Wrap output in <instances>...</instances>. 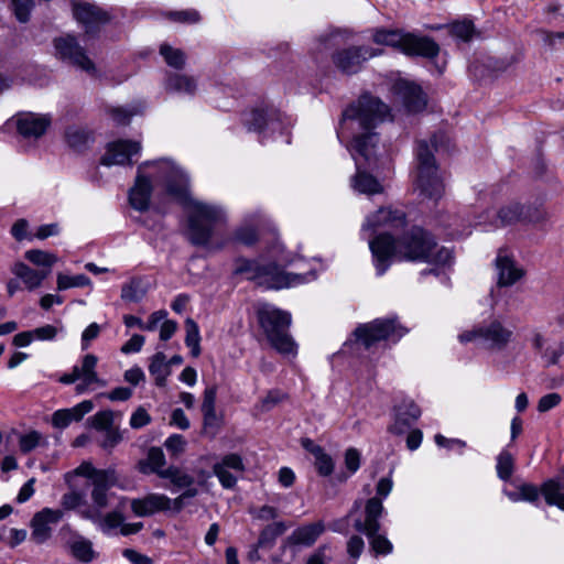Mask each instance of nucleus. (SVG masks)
I'll use <instances>...</instances> for the list:
<instances>
[{"mask_svg": "<svg viewBox=\"0 0 564 564\" xmlns=\"http://www.w3.org/2000/svg\"><path fill=\"white\" fill-rule=\"evenodd\" d=\"M145 167H153L152 176L165 182L166 195L184 205L189 214V238L193 243L205 245L212 236V226L223 223L226 218L224 210L217 206L195 200L188 192V178L185 173L169 160L145 162L138 169L134 186L129 192L131 206L144 212L150 206L152 193L151 181L144 175Z\"/></svg>", "mask_w": 564, "mask_h": 564, "instance_id": "nucleus-1", "label": "nucleus"}, {"mask_svg": "<svg viewBox=\"0 0 564 564\" xmlns=\"http://www.w3.org/2000/svg\"><path fill=\"white\" fill-rule=\"evenodd\" d=\"M389 116V108L379 99L371 96H362L356 104L347 108L343 115L344 120H350L357 129L365 133L357 135L352 141L355 150L354 160L357 165V174L352 180V187L362 194L382 193V185L370 174L360 172L361 160L370 163L376 159L377 135L369 132L371 128L382 122Z\"/></svg>", "mask_w": 564, "mask_h": 564, "instance_id": "nucleus-2", "label": "nucleus"}, {"mask_svg": "<svg viewBox=\"0 0 564 564\" xmlns=\"http://www.w3.org/2000/svg\"><path fill=\"white\" fill-rule=\"evenodd\" d=\"M376 268L383 274L392 259L423 261L444 267L453 261V253L445 247H438L433 237L422 228H413L395 241L388 234H381L369 241Z\"/></svg>", "mask_w": 564, "mask_h": 564, "instance_id": "nucleus-3", "label": "nucleus"}, {"mask_svg": "<svg viewBox=\"0 0 564 564\" xmlns=\"http://www.w3.org/2000/svg\"><path fill=\"white\" fill-rule=\"evenodd\" d=\"M258 321L272 349L284 358H295L299 346L290 334L292 317L289 312L269 304L258 310Z\"/></svg>", "mask_w": 564, "mask_h": 564, "instance_id": "nucleus-4", "label": "nucleus"}, {"mask_svg": "<svg viewBox=\"0 0 564 564\" xmlns=\"http://www.w3.org/2000/svg\"><path fill=\"white\" fill-rule=\"evenodd\" d=\"M417 161L416 189L427 198H438L444 191V186L433 153L426 142H420L419 144Z\"/></svg>", "mask_w": 564, "mask_h": 564, "instance_id": "nucleus-5", "label": "nucleus"}, {"mask_svg": "<svg viewBox=\"0 0 564 564\" xmlns=\"http://www.w3.org/2000/svg\"><path fill=\"white\" fill-rule=\"evenodd\" d=\"M247 272L259 286L272 290L293 288L307 281L306 275L285 272L275 263L251 264Z\"/></svg>", "mask_w": 564, "mask_h": 564, "instance_id": "nucleus-6", "label": "nucleus"}, {"mask_svg": "<svg viewBox=\"0 0 564 564\" xmlns=\"http://www.w3.org/2000/svg\"><path fill=\"white\" fill-rule=\"evenodd\" d=\"M405 333L406 329L394 319H375L357 327L354 334L359 343L369 348L380 340L399 339Z\"/></svg>", "mask_w": 564, "mask_h": 564, "instance_id": "nucleus-7", "label": "nucleus"}, {"mask_svg": "<svg viewBox=\"0 0 564 564\" xmlns=\"http://www.w3.org/2000/svg\"><path fill=\"white\" fill-rule=\"evenodd\" d=\"M13 278L6 284L7 293L10 297L14 296L20 290L33 292L40 289L48 276L47 270H36L31 268L24 261H14L10 268Z\"/></svg>", "mask_w": 564, "mask_h": 564, "instance_id": "nucleus-8", "label": "nucleus"}, {"mask_svg": "<svg viewBox=\"0 0 564 564\" xmlns=\"http://www.w3.org/2000/svg\"><path fill=\"white\" fill-rule=\"evenodd\" d=\"M130 507L137 517H151L158 512L181 511V500H172L164 494L150 492L130 501Z\"/></svg>", "mask_w": 564, "mask_h": 564, "instance_id": "nucleus-9", "label": "nucleus"}, {"mask_svg": "<svg viewBox=\"0 0 564 564\" xmlns=\"http://www.w3.org/2000/svg\"><path fill=\"white\" fill-rule=\"evenodd\" d=\"M494 267L497 286L499 288H510L521 281L527 274L525 269L506 250H499Z\"/></svg>", "mask_w": 564, "mask_h": 564, "instance_id": "nucleus-10", "label": "nucleus"}, {"mask_svg": "<svg viewBox=\"0 0 564 564\" xmlns=\"http://www.w3.org/2000/svg\"><path fill=\"white\" fill-rule=\"evenodd\" d=\"M97 365L98 357L94 354H87L83 357L80 365L75 366L78 373V384L75 390L78 394L107 387V380L97 372Z\"/></svg>", "mask_w": 564, "mask_h": 564, "instance_id": "nucleus-11", "label": "nucleus"}, {"mask_svg": "<svg viewBox=\"0 0 564 564\" xmlns=\"http://www.w3.org/2000/svg\"><path fill=\"white\" fill-rule=\"evenodd\" d=\"M55 48L62 59H67L73 65L87 73L93 74L96 72L93 61L86 55L85 51L73 36L68 35L56 40Z\"/></svg>", "mask_w": 564, "mask_h": 564, "instance_id": "nucleus-12", "label": "nucleus"}, {"mask_svg": "<svg viewBox=\"0 0 564 564\" xmlns=\"http://www.w3.org/2000/svg\"><path fill=\"white\" fill-rule=\"evenodd\" d=\"M405 223V214L402 210L382 207L367 218L362 228L371 232L380 229L398 230L403 228Z\"/></svg>", "mask_w": 564, "mask_h": 564, "instance_id": "nucleus-13", "label": "nucleus"}, {"mask_svg": "<svg viewBox=\"0 0 564 564\" xmlns=\"http://www.w3.org/2000/svg\"><path fill=\"white\" fill-rule=\"evenodd\" d=\"M141 151V143L131 140H118L107 144L101 163L107 166L129 164L133 155Z\"/></svg>", "mask_w": 564, "mask_h": 564, "instance_id": "nucleus-14", "label": "nucleus"}, {"mask_svg": "<svg viewBox=\"0 0 564 564\" xmlns=\"http://www.w3.org/2000/svg\"><path fill=\"white\" fill-rule=\"evenodd\" d=\"M52 123L48 115L22 112L15 118L18 132L25 139H39L45 134Z\"/></svg>", "mask_w": 564, "mask_h": 564, "instance_id": "nucleus-15", "label": "nucleus"}, {"mask_svg": "<svg viewBox=\"0 0 564 564\" xmlns=\"http://www.w3.org/2000/svg\"><path fill=\"white\" fill-rule=\"evenodd\" d=\"M62 509L44 508L36 512L31 520V538L36 543L46 542L52 535L51 524H56L63 518Z\"/></svg>", "mask_w": 564, "mask_h": 564, "instance_id": "nucleus-16", "label": "nucleus"}, {"mask_svg": "<svg viewBox=\"0 0 564 564\" xmlns=\"http://www.w3.org/2000/svg\"><path fill=\"white\" fill-rule=\"evenodd\" d=\"M90 521L106 534H110L115 530L119 529L122 535H130L138 533L143 527L141 522L126 523L124 516L120 510L100 513V518H98V520Z\"/></svg>", "mask_w": 564, "mask_h": 564, "instance_id": "nucleus-17", "label": "nucleus"}, {"mask_svg": "<svg viewBox=\"0 0 564 564\" xmlns=\"http://www.w3.org/2000/svg\"><path fill=\"white\" fill-rule=\"evenodd\" d=\"M383 512V505L381 499L373 497L367 500L365 505V519L355 521V529L365 533L367 536H372L378 533L380 529L379 518Z\"/></svg>", "mask_w": 564, "mask_h": 564, "instance_id": "nucleus-18", "label": "nucleus"}, {"mask_svg": "<svg viewBox=\"0 0 564 564\" xmlns=\"http://www.w3.org/2000/svg\"><path fill=\"white\" fill-rule=\"evenodd\" d=\"M376 53L370 50L354 47L338 52L334 57V63L338 69L344 73L352 74L361 68V65Z\"/></svg>", "mask_w": 564, "mask_h": 564, "instance_id": "nucleus-19", "label": "nucleus"}, {"mask_svg": "<svg viewBox=\"0 0 564 564\" xmlns=\"http://www.w3.org/2000/svg\"><path fill=\"white\" fill-rule=\"evenodd\" d=\"M94 410V403L90 400H84L78 404L55 411L52 414V425L55 429L63 430L69 426L73 422H79L83 417Z\"/></svg>", "mask_w": 564, "mask_h": 564, "instance_id": "nucleus-20", "label": "nucleus"}, {"mask_svg": "<svg viewBox=\"0 0 564 564\" xmlns=\"http://www.w3.org/2000/svg\"><path fill=\"white\" fill-rule=\"evenodd\" d=\"M73 11L75 19L86 28L87 33L109 20V15L105 11L87 2L74 3Z\"/></svg>", "mask_w": 564, "mask_h": 564, "instance_id": "nucleus-21", "label": "nucleus"}, {"mask_svg": "<svg viewBox=\"0 0 564 564\" xmlns=\"http://www.w3.org/2000/svg\"><path fill=\"white\" fill-rule=\"evenodd\" d=\"M229 469L236 473L245 470L242 458L239 455H226L219 463L214 465V474L225 488H232L237 482V477Z\"/></svg>", "mask_w": 564, "mask_h": 564, "instance_id": "nucleus-22", "label": "nucleus"}, {"mask_svg": "<svg viewBox=\"0 0 564 564\" xmlns=\"http://www.w3.org/2000/svg\"><path fill=\"white\" fill-rule=\"evenodd\" d=\"M402 52L406 55L435 57L440 53V46L431 37L417 36L405 33Z\"/></svg>", "mask_w": 564, "mask_h": 564, "instance_id": "nucleus-23", "label": "nucleus"}, {"mask_svg": "<svg viewBox=\"0 0 564 564\" xmlns=\"http://www.w3.org/2000/svg\"><path fill=\"white\" fill-rule=\"evenodd\" d=\"M512 330L500 322H492L484 327V341L491 349H505L512 340Z\"/></svg>", "mask_w": 564, "mask_h": 564, "instance_id": "nucleus-24", "label": "nucleus"}, {"mask_svg": "<svg viewBox=\"0 0 564 564\" xmlns=\"http://www.w3.org/2000/svg\"><path fill=\"white\" fill-rule=\"evenodd\" d=\"M90 505L82 508L79 514L85 520H98L100 513L109 506L108 490L101 486H94L90 491Z\"/></svg>", "mask_w": 564, "mask_h": 564, "instance_id": "nucleus-25", "label": "nucleus"}, {"mask_svg": "<svg viewBox=\"0 0 564 564\" xmlns=\"http://www.w3.org/2000/svg\"><path fill=\"white\" fill-rule=\"evenodd\" d=\"M421 415V410L413 402H404L398 408L395 422L390 426V432L395 435H402L410 424L416 421Z\"/></svg>", "mask_w": 564, "mask_h": 564, "instance_id": "nucleus-26", "label": "nucleus"}, {"mask_svg": "<svg viewBox=\"0 0 564 564\" xmlns=\"http://www.w3.org/2000/svg\"><path fill=\"white\" fill-rule=\"evenodd\" d=\"M166 466L165 455L160 447H151L144 459L138 463V469L144 475L155 474L160 475Z\"/></svg>", "mask_w": 564, "mask_h": 564, "instance_id": "nucleus-27", "label": "nucleus"}, {"mask_svg": "<svg viewBox=\"0 0 564 564\" xmlns=\"http://www.w3.org/2000/svg\"><path fill=\"white\" fill-rule=\"evenodd\" d=\"M67 547L74 558L83 563H90L97 557L93 542L82 535H76L67 543Z\"/></svg>", "mask_w": 564, "mask_h": 564, "instance_id": "nucleus-28", "label": "nucleus"}, {"mask_svg": "<svg viewBox=\"0 0 564 564\" xmlns=\"http://www.w3.org/2000/svg\"><path fill=\"white\" fill-rule=\"evenodd\" d=\"M323 531L324 525L319 522L307 524L293 531L290 541L292 544L308 546L317 540Z\"/></svg>", "mask_w": 564, "mask_h": 564, "instance_id": "nucleus-29", "label": "nucleus"}, {"mask_svg": "<svg viewBox=\"0 0 564 564\" xmlns=\"http://www.w3.org/2000/svg\"><path fill=\"white\" fill-rule=\"evenodd\" d=\"M24 259L32 263L37 270H47L51 274L53 265L58 261L55 253L41 249H31L24 252Z\"/></svg>", "mask_w": 564, "mask_h": 564, "instance_id": "nucleus-30", "label": "nucleus"}, {"mask_svg": "<svg viewBox=\"0 0 564 564\" xmlns=\"http://www.w3.org/2000/svg\"><path fill=\"white\" fill-rule=\"evenodd\" d=\"M541 491L549 505L564 510V481L550 479L543 484Z\"/></svg>", "mask_w": 564, "mask_h": 564, "instance_id": "nucleus-31", "label": "nucleus"}, {"mask_svg": "<svg viewBox=\"0 0 564 564\" xmlns=\"http://www.w3.org/2000/svg\"><path fill=\"white\" fill-rule=\"evenodd\" d=\"M149 371L151 376L154 377L156 386L164 387L166 384L167 377L171 375V369L163 352H156L151 358Z\"/></svg>", "mask_w": 564, "mask_h": 564, "instance_id": "nucleus-32", "label": "nucleus"}, {"mask_svg": "<svg viewBox=\"0 0 564 564\" xmlns=\"http://www.w3.org/2000/svg\"><path fill=\"white\" fill-rule=\"evenodd\" d=\"M65 139L67 144L76 151L84 150L93 142L91 133L80 127H69L65 132Z\"/></svg>", "mask_w": 564, "mask_h": 564, "instance_id": "nucleus-33", "label": "nucleus"}, {"mask_svg": "<svg viewBox=\"0 0 564 564\" xmlns=\"http://www.w3.org/2000/svg\"><path fill=\"white\" fill-rule=\"evenodd\" d=\"M159 477L170 480L177 488L191 487L194 484V478L176 466L165 467Z\"/></svg>", "mask_w": 564, "mask_h": 564, "instance_id": "nucleus-34", "label": "nucleus"}, {"mask_svg": "<svg viewBox=\"0 0 564 564\" xmlns=\"http://www.w3.org/2000/svg\"><path fill=\"white\" fill-rule=\"evenodd\" d=\"M405 33L398 30H378L373 34L377 44L388 45L402 51Z\"/></svg>", "mask_w": 564, "mask_h": 564, "instance_id": "nucleus-35", "label": "nucleus"}, {"mask_svg": "<svg viewBox=\"0 0 564 564\" xmlns=\"http://www.w3.org/2000/svg\"><path fill=\"white\" fill-rule=\"evenodd\" d=\"M404 99L408 109L412 112L420 111L426 106L424 94L421 88L414 84L406 85Z\"/></svg>", "mask_w": 564, "mask_h": 564, "instance_id": "nucleus-36", "label": "nucleus"}, {"mask_svg": "<svg viewBox=\"0 0 564 564\" xmlns=\"http://www.w3.org/2000/svg\"><path fill=\"white\" fill-rule=\"evenodd\" d=\"M166 89L171 93L194 94L196 83L192 77L185 75H173L166 83Z\"/></svg>", "mask_w": 564, "mask_h": 564, "instance_id": "nucleus-37", "label": "nucleus"}, {"mask_svg": "<svg viewBox=\"0 0 564 564\" xmlns=\"http://www.w3.org/2000/svg\"><path fill=\"white\" fill-rule=\"evenodd\" d=\"M160 54L163 56L166 64L173 68L181 69L185 65V53L180 48L171 46L170 44H161Z\"/></svg>", "mask_w": 564, "mask_h": 564, "instance_id": "nucleus-38", "label": "nucleus"}, {"mask_svg": "<svg viewBox=\"0 0 564 564\" xmlns=\"http://www.w3.org/2000/svg\"><path fill=\"white\" fill-rule=\"evenodd\" d=\"M524 206L519 203H512L502 207L498 212V218L501 225H511L523 219Z\"/></svg>", "mask_w": 564, "mask_h": 564, "instance_id": "nucleus-39", "label": "nucleus"}, {"mask_svg": "<svg viewBox=\"0 0 564 564\" xmlns=\"http://www.w3.org/2000/svg\"><path fill=\"white\" fill-rule=\"evenodd\" d=\"M288 527L283 521H275L273 523L268 524L260 533L258 544L260 546H265L282 535L286 531Z\"/></svg>", "mask_w": 564, "mask_h": 564, "instance_id": "nucleus-40", "label": "nucleus"}, {"mask_svg": "<svg viewBox=\"0 0 564 564\" xmlns=\"http://www.w3.org/2000/svg\"><path fill=\"white\" fill-rule=\"evenodd\" d=\"M185 343L191 348L192 355L194 357H198L200 354V336L198 326L192 318H187L185 322Z\"/></svg>", "mask_w": 564, "mask_h": 564, "instance_id": "nucleus-41", "label": "nucleus"}, {"mask_svg": "<svg viewBox=\"0 0 564 564\" xmlns=\"http://www.w3.org/2000/svg\"><path fill=\"white\" fill-rule=\"evenodd\" d=\"M312 454L315 457V466L322 476H329L334 470V462L321 446H313Z\"/></svg>", "mask_w": 564, "mask_h": 564, "instance_id": "nucleus-42", "label": "nucleus"}, {"mask_svg": "<svg viewBox=\"0 0 564 564\" xmlns=\"http://www.w3.org/2000/svg\"><path fill=\"white\" fill-rule=\"evenodd\" d=\"M56 285L58 291H64L70 288L90 285V280L84 274L70 276L64 273H58L56 276Z\"/></svg>", "mask_w": 564, "mask_h": 564, "instance_id": "nucleus-43", "label": "nucleus"}, {"mask_svg": "<svg viewBox=\"0 0 564 564\" xmlns=\"http://www.w3.org/2000/svg\"><path fill=\"white\" fill-rule=\"evenodd\" d=\"M113 420L115 413L111 410H104L89 419V425L97 431H107L112 429Z\"/></svg>", "mask_w": 564, "mask_h": 564, "instance_id": "nucleus-44", "label": "nucleus"}, {"mask_svg": "<svg viewBox=\"0 0 564 564\" xmlns=\"http://www.w3.org/2000/svg\"><path fill=\"white\" fill-rule=\"evenodd\" d=\"M449 32L453 36L469 41L475 35V26L471 21H457L449 25Z\"/></svg>", "mask_w": 564, "mask_h": 564, "instance_id": "nucleus-45", "label": "nucleus"}, {"mask_svg": "<svg viewBox=\"0 0 564 564\" xmlns=\"http://www.w3.org/2000/svg\"><path fill=\"white\" fill-rule=\"evenodd\" d=\"M44 441L42 434L37 431H30L19 437V448L26 454L35 449Z\"/></svg>", "mask_w": 564, "mask_h": 564, "instance_id": "nucleus-46", "label": "nucleus"}, {"mask_svg": "<svg viewBox=\"0 0 564 564\" xmlns=\"http://www.w3.org/2000/svg\"><path fill=\"white\" fill-rule=\"evenodd\" d=\"M513 473V457L507 452L502 451L497 458V474L499 478L507 480Z\"/></svg>", "mask_w": 564, "mask_h": 564, "instance_id": "nucleus-47", "label": "nucleus"}, {"mask_svg": "<svg viewBox=\"0 0 564 564\" xmlns=\"http://www.w3.org/2000/svg\"><path fill=\"white\" fill-rule=\"evenodd\" d=\"M119 476L115 468L98 469L94 486H101L108 490L110 487L118 485Z\"/></svg>", "mask_w": 564, "mask_h": 564, "instance_id": "nucleus-48", "label": "nucleus"}, {"mask_svg": "<svg viewBox=\"0 0 564 564\" xmlns=\"http://www.w3.org/2000/svg\"><path fill=\"white\" fill-rule=\"evenodd\" d=\"M85 505V494L77 490H69L61 499L63 510L72 511Z\"/></svg>", "mask_w": 564, "mask_h": 564, "instance_id": "nucleus-49", "label": "nucleus"}, {"mask_svg": "<svg viewBox=\"0 0 564 564\" xmlns=\"http://www.w3.org/2000/svg\"><path fill=\"white\" fill-rule=\"evenodd\" d=\"M532 225H544L549 220L547 212L540 206H524L523 219Z\"/></svg>", "mask_w": 564, "mask_h": 564, "instance_id": "nucleus-50", "label": "nucleus"}, {"mask_svg": "<svg viewBox=\"0 0 564 564\" xmlns=\"http://www.w3.org/2000/svg\"><path fill=\"white\" fill-rule=\"evenodd\" d=\"M369 538L371 549L377 555H387L392 552V543L388 540L387 536L375 533Z\"/></svg>", "mask_w": 564, "mask_h": 564, "instance_id": "nucleus-51", "label": "nucleus"}, {"mask_svg": "<svg viewBox=\"0 0 564 564\" xmlns=\"http://www.w3.org/2000/svg\"><path fill=\"white\" fill-rule=\"evenodd\" d=\"M186 445L187 443L185 438L180 434H173L170 437H167L164 442L165 448L170 452L172 456H178L182 453H184Z\"/></svg>", "mask_w": 564, "mask_h": 564, "instance_id": "nucleus-52", "label": "nucleus"}, {"mask_svg": "<svg viewBox=\"0 0 564 564\" xmlns=\"http://www.w3.org/2000/svg\"><path fill=\"white\" fill-rule=\"evenodd\" d=\"M34 335V340H53L59 333V329L51 324H46L40 327L32 329Z\"/></svg>", "mask_w": 564, "mask_h": 564, "instance_id": "nucleus-53", "label": "nucleus"}, {"mask_svg": "<svg viewBox=\"0 0 564 564\" xmlns=\"http://www.w3.org/2000/svg\"><path fill=\"white\" fill-rule=\"evenodd\" d=\"M151 422V415L143 406L137 408V410L131 414L129 424L132 429H141Z\"/></svg>", "mask_w": 564, "mask_h": 564, "instance_id": "nucleus-54", "label": "nucleus"}, {"mask_svg": "<svg viewBox=\"0 0 564 564\" xmlns=\"http://www.w3.org/2000/svg\"><path fill=\"white\" fill-rule=\"evenodd\" d=\"M104 432L105 436L100 442V446L106 451H111L116 445H118L121 442L122 435L117 429L113 427Z\"/></svg>", "mask_w": 564, "mask_h": 564, "instance_id": "nucleus-55", "label": "nucleus"}, {"mask_svg": "<svg viewBox=\"0 0 564 564\" xmlns=\"http://www.w3.org/2000/svg\"><path fill=\"white\" fill-rule=\"evenodd\" d=\"M561 400V395L556 392L545 394L538 402V411L544 413L558 405Z\"/></svg>", "mask_w": 564, "mask_h": 564, "instance_id": "nucleus-56", "label": "nucleus"}, {"mask_svg": "<svg viewBox=\"0 0 564 564\" xmlns=\"http://www.w3.org/2000/svg\"><path fill=\"white\" fill-rule=\"evenodd\" d=\"M170 19L183 23H196L199 21V13L195 10L175 11L169 14Z\"/></svg>", "mask_w": 564, "mask_h": 564, "instance_id": "nucleus-57", "label": "nucleus"}, {"mask_svg": "<svg viewBox=\"0 0 564 564\" xmlns=\"http://www.w3.org/2000/svg\"><path fill=\"white\" fill-rule=\"evenodd\" d=\"M100 326L97 323L89 324L82 334V349L86 350L90 341L99 336Z\"/></svg>", "mask_w": 564, "mask_h": 564, "instance_id": "nucleus-58", "label": "nucleus"}, {"mask_svg": "<svg viewBox=\"0 0 564 564\" xmlns=\"http://www.w3.org/2000/svg\"><path fill=\"white\" fill-rule=\"evenodd\" d=\"M345 466L350 473H356L360 467V453L356 448H348L345 452Z\"/></svg>", "mask_w": 564, "mask_h": 564, "instance_id": "nucleus-59", "label": "nucleus"}, {"mask_svg": "<svg viewBox=\"0 0 564 564\" xmlns=\"http://www.w3.org/2000/svg\"><path fill=\"white\" fill-rule=\"evenodd\" d=\"M144 337L139 334H134L131 338L121 347L122 354L138 352L144 345Z\"/></svg>", "mask_w": 564, "mask_h": 564, "instance_id": "nucleus-60", "label": "nucleus"}, {"mask_svg": "<svg viewBox=\"0 0 564 564\" xmlns=\"http://www.w3.org/2000/svg\"><path fill=\"white\" fill-rule=\"evenodd\" d=\"M365 547L364 540L358 535H352L347 542V553L350 557L358 558Z\"/></svg>", "mask_w": 564, "mask_h": 564, "instance_id": "nucleus-61", "label": "nucleus"}, {"mask_svg": "<svg viewBox=\"0 0 564 564\" xmlns=\"http://www.w3.org/2000/svg\"><path fill=\"white\" fill-rule=\"evenodd\" d=\"M165 317H167V312L164 310L155 311L150 316L147 323H144V330L152 332L161 326L164 322Z\"/></svg>", "mask_w": 564, "mask_h": 564, "instance_id": "nucleus-62", "label": "nucleus"}, {"mask_svg": "<svg viewBox=\"0 0 564 564\" xmlns=\"http://www.w3.org/2000/svg\"><path fill=\"white\" fill-rule=\"evenodd\" d=\"M123 378L128 383L138 386L140 382L144 381L145 375L140 367L134 366L124 371Z\"/></svg>", "mask_w": 564, "mask_h": 564, "instance_id": "nucleus-63", "label": "nucleus"}, {"mask_svg": "<svg viewBox=\"0 0 564 564\" xmlns=\"http://www.w3.org/2000/svg\"><path fill=\"white\" fill-rule=\"evenodd\" d=\"M123 556L132 564H153V561L145 554L139 553L133 549L123 550Z\"/></svg>", "mask_w": 564, "mask_h": 564, "instance_id": "nucleus-64", "label": "nucleus"}]
</instances>
